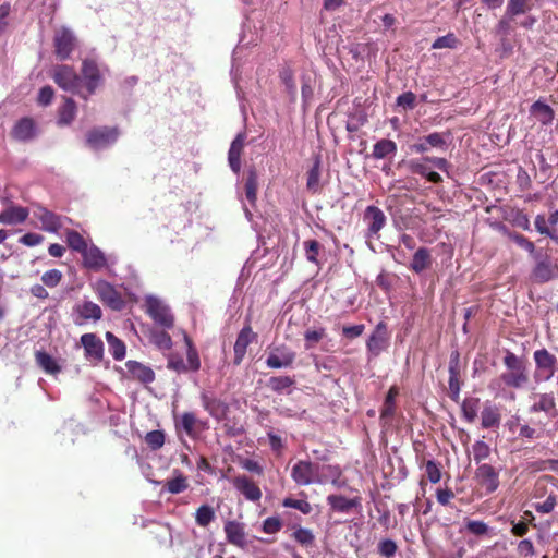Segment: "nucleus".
I'll return each mask as SVG.
<instances>
[{
	"instance_id": "obj_1",
	"label": "nucleus",
	"mask_w": 558,
	"mask_h": 558,
	"mask_svg": "<svg viewBox=\"0 0 558 558\" xmlns=\"http://www.w3.org/2000/svg\"><path fill=\"white\" fill-rule=\"evenodd\" d=\"M504 364L507 368L500 375V380L510 388L521 389L529 383V373L525 362L511 351L504 356Z\"/></svg>"
},
{
	"instance_id": "obj_2",
	"label": "nucleus",
	"mask_w": 558,
	"mask_h": 558,
	"mask_svg": "<svg viewBox=\"0 0 558 558\" xmlns=\"http://www.w3.org/2000/svg\"><path fill=\"white\" fill-rule=\"evenodd\" d=\"M363 221L367 225L366 244L374 253L384 252V242L380 240L379 231L384 226V214L376 206H368L363 216Z\"/></svg>"
},
{
	"instance_id": "obj_3",
	"label": "nucleus",
	"mask_w": 558,
	"mask_h": 558,
	"mask_svg": "<svg viewBox=\"0 0 558 558\" xmlns=\"http://www.w3.org/2000/svg\"><path fill=\"white\" fill-rule=\"evenodd\" d=\"M52 78L54 83L63 90L77 94L80 97L87 100V95L80 90L82 78L75 72L73 66L66 64L54 66Z\"/></svg>"
},
{
	"instance_id": "obj_4",
	"label": "nucleus",
	"mask_w": 558,
	"mask_h": 558,
	"mask_svg": "<svg viewBox=\"0 0 558 558\" xmlns=\"http://www.w3.org/2000/svg\"><path fill=\"white\" fill-rule=\"evenodd\" d=\"M92 287L102 304L112 311H121L124 308L125 302L122 294L110 282L97 280Z\"/></svg>"
},
{
	"instance_id": "obj_5",
	"label": "nucleus",
	"mask_w": 558,
	"mask_h": 558,
	"mask_svg": "<svg viewBox=\"0 0 558 558\" xmlns=\"http://www.w3.org/2000/svg\"><path fill=\"white\" fill-rule=\"evenodd\" d=\"M119 134L117 126L93 128L86 133V144L94 150L102 149L116 143Z\"/></svg>"
},
{
	"instance_id": "obj_6",
	"label": "nucleus",
	"mask_w": 558,
	"mask_h": 558,
	"mask_svg": "<svg viewBox=\"0 0 558 558\" xmlns=\"http://www.w3.org/2000/svg\"><path fill=\"white\" fill-rule=\"evenodd\" d=\"M535 362L534 378L536 381H548L555 374L557 359L546 349L536 350L533 354Z\"/></svg>"
},
{
	"instance_id": "obj_7",
	"label": "nucleus",
	"mask_w": 558,
	"mask_h": 558,
	"mask_svg": "<svg viewBox=\"0 0 558 558\" xmlns=\"http://www.w3.org/2000/svg\"><path fill=\"white\" fill-rule=\"evenodd\" d=\"M53 47L59 60H68L76 47V37L71 29L61 27L54 33Z\"/></svg>"
},
{
	"instance_id": "obj_8",
	"label": "nucleus",
	"mask_w": 558,
	"mask_h": 558,
	"mask_svg": "<svg viewBox=\"0 0 558 558\" xmlns=\"http://www.w3.org/2000/svg\"><path fill=\"white\" fill-rule=\"evenodd\" d=\"M145 303L147 314L156 324L168 329L173 327L174 317L167 305L154 296H148Z\"/></svg>"
},
{
	"instance_id": "obj_9",
	"label": "nucleus",
	"mask_w": 558,
	"mask_h": 558,
	"mask_svg": "<svg viewBox=\"0 0 558 558\" xmlns=\"http://www.w3.org/2000/svg\"><path fill=\"white\" fill-rule=\"evenodd\" d=\"M295 357V352L289 349L287 345H277L270 349L266 359V365L269 368L275 369L288 368L293 365Z\"/></svg>"
},
{
	"instance_id": "obj_10",
	"label": "nucleus",
	"mask_w": 558,
	"mask_h": 558,
	"mask_svg": "<svg viewBox=\"0 0 558 558\" xmlns=\"http://www.w3.org/2000/svg\"><path fill=\"white\" fill-rule=\"evenodd\" d=\"M81 74L85 81L87 97L93 95L102 83V74L97 62L93 59H84L82 62Z\"/></svg>"
},
{
	"instance_id": "obj_11",
	"label": "nucleus",
	"mask_w": 558,
	"mask_h": 558,
	"mask_svg": "<svg viewBox=\"0 0 558 558\" xmlns=\"http://www.w3.org/2000/svg\"><path fill=\"white\" fill-rule=\"evenodd\" d=\"M318 465L305 460L298 461L292 470L291 477L299 486H307L316 481Z\"/></svg>"
},
{
	"instance_id": "obj_12",
	"label": "nucleus",
	"mask_w": 558,
	"mask_h": 558,
	"mask_svg": "<svg viewBox=\"0 0 558 558\" xmlns=\"http://www.w3.org/2000/svg\"><path fill=\"white\" fill-rule=\"evenodd\" d=\"M74 323L77 326L87 324L88 322L96 323L101 319L102 311L100 306L92 301H83L73 308Z\"/></svg>"
},
{
	"instance_id": "obj_13",
	"label": "nucleus",
	"mask_w": 558,
	"mask_h": 558,
	"mask_svg": "<svg viewBox=\"0 0 558 558\" xmlns=\"http://www.w3.org/2000/svg\"><path fill=\"white\" fill-rule=\"evenodd\" d=\"M475 478L486 494H492L499 487V472L488 463H482L477 466Z\"/></svg>"
},
{
	"instance_id": "obj_14",
	"label": "nucleus",
	"mask_w": 558,
	"mask_h": 558,
	"mask_svg": "<svg viewBox=\"0 0 558 558\" xmlns=\"http://www.w3.org/2000/svg\"><path fill=\"white\" fill-rule=\"evenodd\" d=\"M201 402L205 411L208 412L217 421H223L227 418L229 412V405L217 398L214 393L203 391L201 393Z\"/></svg>"
},
{
	"instance_id": "obj_15",
	"label": "nucleus",
	"mask_w": 558,
	"mask_h": 558,
	"mask_svg": "<svg viewBox=\"0 0 558 558\" xmlns=\"http://www.w3.org/2000/svg\"><path fill=\"white\" fill-rule=\"evenodd\" d=\"M257 339V333L253 331L251 325L244 326L236 336V340L233 347L234 357L233 364L240 365L246 354L247 347L255 342Z\"/></svg>"
},
{
	"instance_id": "obj_16",
	"label": "nucleus",
	"mask_w": 558,
	"mask_h": 558,
	"mask_svg": "<svg viewBox=\"0 0 558 558\" xmlns=\"http://www.w3.org/2000/svg\"><path fill=\"white\" fill-rule=\"evenodd\" d=\"M81 344L87 360L100 362L104 359V342L96 333L82 335Z\"/></svg>"
},
{
	"instance_id": "obj_17",
	"label": "nucleus",
	"mask_w": 558,
	"mask_h": 558,
	"mask_svg": "<svg viewBox=\"0 0 558 558\" xmlns=\"http://www.w3.org/2000/svg\"><path fill=\"white\" fill-rule=\"evenodd\" d=\"M232 484L247 500L259 501L262 498V490L258 485L246 475H238L232 478Z\"/></svg>"
},
{
	"instance_id": "obj_18",
	"label": "nucleus",
	"mask_w": 558,
	"mask_h": 558,
	"mask_svg": "<svg viewBox=\"0 0 558 558\" xmlns=\"http://www.w3.org/2000/svg\"><path fill=\"white\" fill-rule=\"evenodd\" d=\"M34 215L40 221L44 231L57 233L62 228V217L46 207L38 206Z\"/></svg>"
},
{
	"instance_id": "obj_19",
	"label": "nucleus",
	"mask_w": 558,
	"mask_h": 558,
	"mask_svg": "<svg viewBox=\"0 0 558 558\" xmlns=\"http://www.w3.org/2000/svg\"><path fill=\"white\" fill-rule=\"evenodd\" d=\"M11 136L19 142H27L36 136V125L32 118L25 117L16 121Z\"/></svg>"
},
{
	"instance_id": "obj_20",
	"label": "nucleus",
	"mask_w": 558,
	"mask_h": 558,
	"mask_svg": "<svg viewBox=\"0 0 558 558\" xmlns=\"http://www.w3.org/2000/svg\"><path fill=\"white\" fill-rule=\"evenodd\" d=\"M556 268L549 258H541L531 272V280L536 283H545L554 279Z\"/></svg>"
},
{
	"instance_id": "obj_21",
	"label": "nucleus",
	"mask_w": 558,
	"mask_h": 558,
	"mask_svg": "<svg viewBox=\"0 0 558 558\" xmlns=\"http://www.w3.org/2000/svg\"><path fill=\"white\" fill-rule=\"evenodd\" d=\"M82 257L84 266L94 271H98L107 265L105 254L95 245L88 246Z\"/></svg>"
},
{
	"instance_id": "obj_22",
	"label": "nucleus",
	"mask_w": 558,
	"mask_h": 558,
	"mask_svg": "<svg viewBox=\"0 0 558 558\" xmlns=\"http://www.w3.org/2000/svg\"><path fill=\"white\" fill-rule=\"evenodd\" d=\"M537 398L538 400L531 405L530 412H544L550 418L558 415L554 393H541Z\"/></svg>"
},
{
	"instance_id": "obj_23",
	"label": "nucleus",
	"mask_w": 558,
	"mask_h": 558,
	"mask_svg": "<svg viewBox=\"0 0 558 558\" xmlns=\"http://www.w3.org/2000/svg\"><path fill=\"white\" fill-rule=\"evenodd\" d=\"M126 368L134 379L143 384H150L155 380L154 371L137 361H128Z\"/></svg>"
},
{
	"instance_id": "obj_24",
	"label": "nucleus",
	"mask_w": 558,
	"mask_h": 558,
	"mask_svg": "<svg viewBox=\"0 0 558 558\" xmlns=\"http://www.w3.org/2000/svg\"><path fill=\"white\" fill-rule=\"evenodd\" d=\"M29 211L26 207L11 206L0 214V223L16 225L22 223L28 218Z\"/></svg>"
},
{
	"instance_id": "obj_25",
	"label": "nucleus",
	"mask_w": 558,
	"mask_h": 558,
	"mask_svg": "<svg viewBox=\"0 0 558 558\" xmlns=\"http://www.w3.org/2000/svg\"><path fill=\"white\" fill-rule=\"evenodd\" d=\"M77 112V107L75 101L70 97H64L63 104L58 109V120L57 123L59 126L70 125Z\"/></svg>"
},
{
	"instance_id": "obj_26",
	"label": "nucleus",
	"mask_w": 558,
	"mask_h": 558,
	"mask_svg": "<svg viewBox=\"0 0 558 558\" xmlns=\"http://www.w3.org/2000/svg\"><path fill=\"white\" fill-rule=\"evenodd\" d=\"M227 541L235 546H242L245 541L244 526L238 521H227L225 524Z\"/></svg>"
},
{
	"instance_id": "obj_27",
	"label": "nucleus",
	"mask_w": 558,
	"mask_h": 558,
	"mask_svg": "<svg viewBox=\"0 0 558 558\" xmlns=\"http://www.w3.org/2000/svg\"><path fill=\"white\" fill-rule=\"evenodd\" d=\"M531 113L535 116V118L542 125L551 124L555 117L553 108L549 105L543 102L542 100H536L531 106Z\"/></svg>"
},
{
	"instance_id": "obj_28",
	"label": "nucleus",
	"mask_w": 558,
	"mask_h": 558,
	"mask_svg": "<svg viewBox=\"0 0 558 558\" xmlns=\"http://www.w3.org/2000/svg\"><path fill=\"white\" fill-rule=\"evenodd\" d=\"M201 425L202 422L197 420L193 412H184L181 415V421L180 424L177 425V428L181 427L189 437L195 438L199 432L198 427Z\"/></svg>"
},
{
	"instance_id": "obj_29",
	"label": "nucleus",
	"mask_w": 558,
	"mask_h": 558,
	"mask_svg": "<svg viewBox=\"0 0 558 558\" xmlns=\"http://www.w3.org/2000/svg\"><path fill=\"white\" fill-rule=\"evenodd\" d=\"M432 264L430 253L426 247H420L413 255L411 268L420 274L427 269Z\"/></svg>"
},
{
	"instance_id": "obj_30",
	"label": "nucleus",
	"mask_w": 558,
	"mask_h": 558,
	"mask_svg": "<svg viewBox=\"0 0 558 558\" xmlns=\"http://www.w3.org/2000/svg\"><path fill=\"white\" fill-rule=\"evenodd\" d=\"M35 359L39 367H41L48 374H58L61 371L60 365L57 361L45 351H37Z\"/></svg>"
},
{
	"instance_id": "obj_31",
	"label": "nucleus",
	"mask_w": 558,
	"mask_h": 558,
	"mask_svg": "<svg viewBox=\"0 0 558 558\" xmlns=\"http://www.w3.org/2000/svg\"><path fill=\"white\" fill-rule=\"evenodd\" d=\"M384 324L379 322L375 332L367 342V349L374 356H379L384 348Z\"/></svg>"
},
{
	"instance_id": "obj_32",
	"label": "nucleus",
	"mask_w": 558,
	"mask_h": 558,
	"mask_svg": "<svg viewBox=\"0 0 558 558\" xmlns=\"http://www.w3.org/2000/svg\"><path fill=\"white\" fill-rule=\"evenodd\" d=\"M184 340H185V344H186L187 363H185V364L187 367V372H197L201 368V360H199L198 352H197L195 345L193 344L192 340L190 339V337H187L185 335Z\"/></svg>"
},
{
	"instance_id": "obj_33",
	"label": "nucleus",
	"mask_w": 558,
	"mask_h": 558,
	"mask_svg": "<svg viewBox=\"0 0 558 558\" xmlns=\"http://www.w3.org/2000/svg\"><path fill=\"white\" fill-rule=\"evenodd\" d=\"M66 244L69 247L75 252H78L81 255L86 251L88 244L83 235L72 229L65 231Z\"/></svg>"
},
{
	"instance_id": "obj_34",
	"label": "nucleus",
	"mask_w": 558,
	"mask_h": 558,
	"mask_svg": "<svg viewBox=\"0 0 558 558\" xmlns=\"http://www.w3.org/2000/svg\"><path fill=\"white\" fill-rule=\"evenodd\" d=\"M295 379L291 376H272L268 379L267 387L277 393H282L294 386Z\"/></svg>"
},
{
	"instance_id": "obj_35",
	"label": "nucleus",
	"mask_w": 558,
	"mask_h": 558,
	"mask_svg": "<svg viewBox=\"0 0 558 558\" xmlns=\"http://www.w3.org/2000/svg\"><path fill=\"white\" fill-rule=\"evenodd\" d=\"M106 340L109 344V350L114 360L121 361L125 356V344L122 340L117 338L112 332H106Z\"/></svg>"
},
{
	"instance_id": "obj_36",
	"label": "nucleus",
	"mask_w": 558,
	"mask_h": 558,
	"mask_svg": "<svg viewBox=\"0 0 558 558\" xmlns=\"http://www.w3.org/2000/svg\"><path fill=\"white\" fill-rule=\"evenodd\" d=\"M327 501L330 507L338 512H349L356 505L355 500L341 495H330Z\"/></svg>"
},
{
	"instance_id": "obj_37",
	"label": "nucleus",
	"mask_w": 558,
	"mask_h": 558,
	"mask_svg": "<svg viewBox=\"0 0 558 558\" xmlns=\"http://www.w3.org/2000/svg\"><path fill=\"white\" fill-rule=\"evenodd\" d=\"M480 409V399L478 398H465L462 402L461 410L463 417L469 423H473L477 417V412Z\"/></svg>"
},
{
	"instance_id": "obj_38",
	"label": "nucleus",
	"mask_w": 558,
	"mask_h": 558,
	"mask_svg": "<svg viewBox=\"0 0 558 558\" xmlns=\"http://www.w3.org/2000/svg\"><path fill=\"white\" fill-rule=\"evenodd\" d=\"M257 173L254 169H251L247 172V177L244 184L245 197L246 199L254 205L257 199Z\"/></svg>"
},
{
	"instance_id": "obj_39",
	"label": "nucleus",
	"mask_w": 558,
	"mask_h": 558,
	"mask_svg": "<svg viewBox=\"0 0 558 558\" xmlns=\"http://www.w3.org/2000/svg\"><path fill=\"white\" fill-rule=\"evenodd\" d=\"M320 160L316 159L307 172L306 187L312 193H317L320 190Z\"/></svg>"
},
{
	"instance_id": "obj_40",
	"label": "nucleus",
	"mask_w": 558,
	"mask_h": 558,
	"mask_svg": "<svg viewBox=\"0 0 558 558\" xmlns=\"http://www.w3.org/2000/svg\"><path fill=\"white\" fill-rule=\"evenodd\" d=\"M177 476L165 483V488L170 494H180L189 487L187 478L180 471H175Z\"/></svg>"
},
{
	"instance_id": "obj_41",
	"label": "nucleus",
	"mask_w": 558,
	"mask_h": 558,
	"mask_svg": "<svg viewBox=\"0 0 558 558\" xmlns=\"http://www.w3.org/2000/svg\"><path fill=\"white\" fill-rule=\"evenodd\" d=\"M460 371H459V359L458 353L453 356L451 355L449 362V391L460 390Z\"/></svg>"
},
{
	"instance_id": "obj_42",
	"label": "nucleus",
	"mask_w": 558,
	"mask_h": 558,
	"mask_svg": "<svg viewBox=\"0 0 558 558\" xmlns=\"http://www.w3.org/2000/svg\"><path fill=\"white\" fill-rule=\"evenodd\" d=\"M482 426L484 428H492L498 426L500 423V414L495 407L486 405L482 411Z\"/></svg>"
},
{
	"instance_id": "obj_43",
	"label": "nucleus",
	"mask_w": 558,
	"mask_h": 558,
	"mask_svg": "<svg viewBox=\"0 0 558 558\" xmlns=\"http://www.w3.org/2000/svg\"><path fill=\"white\" fill-rule=\"evenodd\" d=\"M327 336L326 328L319 327L317 329H307L304 332L305 349H313L318 342H320Z\"/></svg>"
},
{
	"instance_id": "obj_44",
	"label": "nucleus",
	"mask_w": 558,
	"mask_h": 558,
	"mask_svg": "<svg viewBox=\"0 0 558 558\" xmlns=\"http://www.w3.org/2000/svg\"><path fill=\"white\" fill-rule=\"evenodd\" d=\"M215 511L214 509L208 505H203L199 508H197L195 512V521L197 525L202 527H206L209 525L210 522L215 520Z\"/></svg>"
},
{
	"instance_id": "obj_45",
	"label": "nucleus",
	"mask_w": 558,
	"mask_h": 558,
	"mask_svg": "<svg viewBox=\"0 0 558 558\" xmlns=\"http://www.w3.org/2000/svg\"><path fill=\"white\" fill-rule=\"evenodd\" d=\"M292 538L303 547H307L314 544L315 536L308 529L299 526L293 533Z\"/></svg>"
},
{
	"instance_id": "obj_46",
	"label": "nucleus",
	"mask_w": 558,
	"mask_h": 558,
	"mask_svg": "<svg viewBox=\"0 0 558 558\" xmlns=\"http://www.w3.org/2000/svg\"><path fill=\"white\" fill-rule=\"evenodd\" d=\"M533 8L532 0H508L506 10L509 14H524Z\"/></svg>"
},
{
	"instance_id": "obj_47",
	"label": "nucleus",
	"mask_w": 558,
	"mask_h": 558,
	"mask_svg": "<svg viewBox=\"0 0 558 558\" xmlns=\"http://www.w3.org/2000/svg\"><path fill=\"white\" fill-rule=\"evenodd\" d=\"M306 259L311 263L318 265V255L323 248L322 244L317 240H307L303 243Z\"/></svg>"
},
{
	"instance_id": "obj_48",
	"label": "nucleus",
	"mask_w": 558,
	"mask_h": 558,
	"mask_svg": "<svg viewBox=\"0 0 558 558\" xmlns=\"http://www.w3.org/2000/svg\"><path fill=\"white\" fill-rule=\"evenodd\" d=\"M151 342L161 350H169L172 347V339L165 330L151 331Z\"/></svg>"
},
{
	"instance_id": "obj_49",
	"label": "nucleus",
	"mask_w": 558,
	"mask_h": 558,
	"mask_svg": "<svg viewBox=\"0 0 558 558\" xmlns=\"http://www.w3.org/2000/svg\"><path fill=\"white\" fill-rule=\"evenodd\" d=\"M165 433L156 429L145 435V442L151 450H158L165 445Z\"/></svg>"
},
{
	"instance_id": "obj_50",
	"label": "nucleus",
	"mask_w": 558,
	"mask_h": 558,
	"mask_svg": "<svg viewBox=\"0 0 558 558\" xmlns=\"http://www.w3.org/2000/svg\"><path fill=\"white\" fill-rule=\"evenodd\" d=\"M282 506L286 508H293L301 511L303 514H308L312 511V506L308 501L303 499H294L287 497L282 500Z\"/></svg>"
},
{
	"instance_id": "obj_51",
	"label": "nucleus",
	"mask_w": 558,
	"mask_h": 558,
	"mask_svg": "<svg viewBox=\"0 0 558 558\" xmlns=\"http://www.w3.org/2000/svg\"><path fill=\"white\" fill-rule=\"evenodd\" d=\"M167 368L178 374L187 373V367L183 357L178 353H171L167 359Z\"/></svg>"
},
{
	"instance_id": "obj_52",
	"label": "nucleus",
	"mask_w": 558,
	"mask_h": 558,
	"mask_svg": "<svg viewBox=\"0 0 558 558\" xmlns=\"http://www.w3.org/2000/svg\"><path fill=\"white\" fill-rule=\"evenodd\" d=\"M507 234L518 246L527 251L530 254H535V245L527 238L517 232H508Z\"/></svg>"
},
{
	"instance_id": "obj_53",
	"label": "nucleus",
	"mask_w": 558,
	"mask_h": 558,
	"mask_svg": "<svg viewBox=\"0 0 558 558\" xmlns=\"http://www.w3.org/2000/svg\"><path fill=\"white\" fill-rule=\"evenodd\" d=\"M472 450H473L474 461L476 463H480L481 461L487 459L490 454L489 446L483 440L475 441L472 447Z\"/></svg>"
},
{
	"instance_id": "obj_54",
	"label": "nucleus",
	"mask_w": 558,
	"mask_h": 558,
	"mask_svg": "<svg viewBox=\"0 0 558 558\" xmlns=\"http://www.w3.org/2000/svg\"><path fill=\"white\" fill-rule=\"evenodd\" d=\"M458 45V39L454 34L449 33L445 36L438 37L433 44V49H444V48H456Z\"/></svg>"
},
{
	"instance_id": "obj_55",
	"label": "nucleus",
	"mask_w": 558,
	"mask_h": 558,
	"mask_svg": "<svg viewBox=\"0 0 558 558\" xmlns=\"http://www.w3.org/2000/svg\"><path fill=\"white\" fill-rule=\"evenodd\" d=\"M62 277L63 275L60 270L50 269L44 272V275L41 276V281L45 286L49 288H54L61 282Z\"/></svg>"
},
{
	"instance_id": "obj_56",
	"label": "nucleus",
	"mask_w": 558,
	"mask_h": 558,
	"mask_svg": "<svg viewBox=\"0 0 558 558\" xmlns=\"http://www.w3.org/2000/svg\"><path fill=\"white\" fill-rule=\"evenodd\" d=\"M465 527L469 533L475 536H482L489 532V526L485 522L477 520H469Z\"/></svg>"
},
{
	"instance_id": "obj_57",
	"label": "nucleus",
	"mask_w": 558,
	"mask_h": 558,
	"mask_svg": "<svg viewBox=\"0 0 558 558\" xmlns=\"http://www.w3.org/2000/svg\"><path fill=\"white\" fill-rule=\"evenodd\" d=\"M514 14H509V11L506 10L504 16L499 20L497 25V32L498 34L502 36H507L510 34L512 29V21L514 19Z\"/></svg>"
},
{
	"instance_id": "obj_58",
	"label": "nucleus",
	"mask_w": 558,
	"mask_h": 558,
	"mask_svg": "<svg viewBox=\"0 0 558 558\" xmlns=\"http://www.w3.org/2000/svg\"><path fill=\"white\" fill-rule=\"evenodd\" d=\"M424 141L429 145V147H435V148H439L442 150H446V148H447L446 138H445L444 134H441V133H438V132L430 133L424 137Z\"/></svg>"
},
{
	"instance_id": "obj_59",
	"label": "nucleus",
	"mask_w": 558,
	"mask_h": 558,
	"mask_svg": "<svg viewBox=\"0 0 558 558\" xmlns=\"http://www.w3.org/2000/svg\"><path fill=\"white\" fill-rule=\"evenodd\" d=\"M425 473L430 483L436 484L441 478V472L436 462L429 460L425 464Z\"/></svg>"
},
{
	"instance_id": "obj_60",
	"label": "nucleus",
	"mask_w": 558,
	"mask_h": 558,
	"mask_svg": "<svg viewBox=\"0 0 558 558\" xmlns=\"http://www.w3.org/2000/svg\"><path fill=\"white\" fill-rule=\"evenodd\" d=\"M282 527V522L278 517H269L263 522V531L267 534H276Z\"/></svg>"
},
{
	"instance_id": "obj_61",
	"label": "nucleus",
	"mask_w": 558,
	"mask_h": 558,
	"mask_svg": "<svg viewBox=\"0 0 558 558\" xmlns=\"http://www.w3.org/2000/svg\"><path fill=\"white\" fill-rule=\"evenodd\" d=\"M557 505V498L555 495L550 494L547 496L545 501L538 502L534 505V508L539 513H550Z\"/></svg>"
},
{
	"instance_id": "obj_62",
	"label": "nucleus",
	"mask_w": 558,
	"mask_h": 558,
	"mask_svg": "<svg viewBox=\"0 0 558 558\" xmlns=\"http://www.w3.org/2000/svg\"><path fill=\"white\" fill-rule=\"evenodd\" d=\"M244 141L245 135L243 133H239L230 145L228 156L241 157L244 148Z\"/></svg>"
},
{
	"instance_id": "obj_63",
	"label": "nucleus",
	"mask_w": 558,
	"mask_h": 558,
	"mask_svg": "<svg viewBox=\"0 0 558 558\" xmlns=\"http://www.w3.org/2000/svg\"><path fill=\"white\" fill-rule=\"evenodd\" d=\"M54 96V90L51 86L47 85L39 89L37 101L41 106H48L51 104Z\"/></svg>"
},
{
	"instance_id": "obj_64",
	"label": "nucleus",
	"mask_w": 558,
	"mask_h": 558,
	"mask_svg": "<svg viewBox=\"0 0 558 558\" xmlns=\"http://www.w3.org/2000/svg\"><path fill=\"white\" fill-rule=\"evenodd\" d=\"M280 78L290 94L295 93L294 76L291 69L287 68L280 72Z\"/></svg>"
}]
</instances>
